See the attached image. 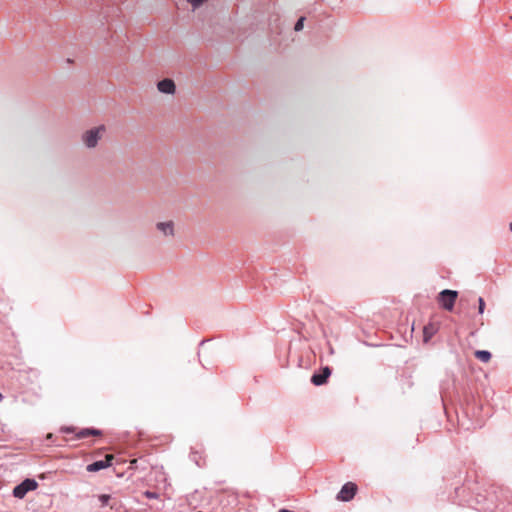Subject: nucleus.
<instances>
[{"mask_svg":"<svg viewBox=\"0 0 512 512\" xmlns=\"http://www.w3.org/2000/svg\"><path fill=\"white\" fill-rule=\"evenodd\" d=\"M106 131L104 125H100L98 127H94L92 129L87 130L82 135V141L88 148H94L97 146L98 141L102 138Z\"/></svg>","mask_w":512,"mask_h":512,"instance_id":"1","label":"nucleus"},{"mask_svg":"<svg viewBox=\"0 0 512 512\" xmlns=\"http://www.w3.org/2000/svg\"><path fill=\"white\" fill-rule=\"evenodd\" d=\"M457 297H458L457 291L445 289L439 293L437 299H438L439 305L443 309L451 311L454 307Z\"/></svg>","mask_w":512,"mask_h":512,"instance_id":"2","label":"nucleus"},{"mask_svg":"<svg viewBox=\"0 0 512 512\" xmlns=\"http://www.w3.org/2000/svg\"><path fill=\"white\" fill-rule=\"evenodd\" d=\"M38 487V483L34 479H25L21 484L13 489V495L22 499L29 491H33Z\"/></svg>","mask_w":512,"mask_h":512,"instance_id":"3","label":"nucleus"},{"mask_svg":"<svg viewBox=\"0 0 512 512\" xmlns=\"http://www.w3.org/2000/svg\"><path fill=\"white\" fill-rule=\"evenodd\" d=\"M358 490V487L353 482H347L344 484L336 496L339 501L347 502L354 498Z\"/></svg>","mask_w":512,"mask_h":512,"instance_id":"4","label":"nucleus"},{"mask_svg":"<svg viewBox=\"0 0 512 512\" xmlns=\"http://www.w3.org/2000/svg\"><path fill=\"white\" fill-rule=\"evenodd\" d=\"M114 459L112 454H107L105 456V460L95 461L87 466V471L89 472H97L99 470L105 469L111 465V461Z\"/></svg>","mask_w":512,"mask_h":512,"instance_id":"5","label":"nucleus"},{"mask_svg":"<svg viewBox=\"0 0 512 512\" xmlns=\"http://www.w3.org/2000/svg\"><path fill=\"white\" fill-rule=\"evenodd\" d=\"M331 375V369L329 367H324L321 371V373H315L311 377V382L315 386L323 385L327 382L329 376Z\"/></svg>","mask_w":512,"mask_h":512,"instance_id":"6","label":"nucleus"},{"mask_svg":"<svg viewBox=\"0 0 512 512\" xmlns=\"http://www.w3.org/2000/svg\"><path fill=\"white\" fill-rule=\"evenodd\" d=\"M157 89L161 93L174 94L176 86L172 79L166 78L157 83Z\"/></svg>","mask_w":512,"mask_h":512,"instance_id":"7","label":"nucleus"},{"mask_svg":"<svg viewBox=\"0 0 512 512\" xmlns=\"http://www.w3.org/2000/svg\"><path fill=\"white\" fill-rule=\"evenodd\" d=\"M156 227L165 236H173L174 235V223L172 221L159 222V223H157Z\"/></svg>","mask_w":512,"mask_h":512,"instance_id":"8","label":"nucleus"},{"mask_svg":"<svg viewBox=\"0 0 512 512\" xmlns=\"http://www.w3.org/2000/svg\"><path fill=\"white\" fill-rule=\"evenodd\" d=\"M102 433L100 430H97V429H92V428H86V429H82L80 430L77 434H76V437L78 439H83V438H87L89 436H100Z\"/></svg>","mask_w":512,"mask_h":512,"instance_id":"9","label":"nucleus"},{"mask_svg":"<svg viewBox=\"0 0 512 512\" xmlns=\"http://www.w3.org/2000/svg\"><path fill=\"white\" fill-rule=\"evenodd\" d=\"M475 357L482 362H489L491 359V353L486 350H477L474 353Z\"/></svg>","mask_w":512,"mask_h":512,"instance_id":"10","label":"nucleus"},{"mask_svg":"<svg viewBox=\"0 0 512 512\" xmlns=\"http://www.w3.org/2000/svg\"><path fill=\"white\" fill-rule=\"evenodd\" d=\"M436 330L433 324L426 325L423 330L424 341L427 342L435 334Z\"/></svg>","mask_w":512,"mask_h":512,"instance_id":"11","label":"nucleus"},{"mask_svg":"<svg viewBox=\"0 0 512 512\" xmlns=\"http://www.w3.org/2000/svg\"><path fill=\"white\" fill-rule=\"evenodd\" d=\"M304 20H305L304 17L299 18V20L296 22L295 27H294L295 31H300L303 29Z\"/></svg>","mask_w":512,"mask_h":512,"instance_id":"12","label":"nucleus"},{"mask_svg":"<svg viewBox=\"0 0 512 512\" xmlns=\"http://www.w3.org/2000/svg\"><path fill=\"white\" fill-rule=\"evenodd\" d=\"M99 500H100L102 506H105L108 504V501L110 500V495L102 494L99 496Z\"/></svg>","mask_w":512,"mask_h":512,"instance_id":"13","label":"nucleus"},{"mask_svg":"<svg viewBox=\"0 0 512 512\" xmlns=\"http://www.w3.org/2000/svg\"><path fill=\"white\" fill-rule=\"evenodd\" d=\"M189 3L191 4V10L194 12L197 9H199L205 2L197 1V2H189Z\"/></svg>","mask_w":512,"mask_h":512,"instance_id":"14","label":"nucleus"},{"mask_svg":"<svg viewBox=\"0 0 512 512\" xmlns=\"http://www.w3.org/2000/svg\"><path fill=\"white\" fill-rule=\"evenodd\" d=\"M478 303H479L478 311L480 314H483L484 308H485V302H484L483 298L480 297L478 299Z\"/></svg>","mask_w":512,"mask_h":512,"instance_id":"15","label":"nucleus"},{"mask_svg":"<svg viewBox=\"0 0 512 512\" xmlns=\"http://www.w3.org/2000/svg\"><path fill=\"white\" fill-rule=\"evenodd\" d=\"M63 431H64L65 433H71V432H74V429H73V428H69V427H68V428L63 429Z\"/></svg>","mask_w":512,"mask_h":512,"instance_id":"16","label":"nucleus"},{"mask_svg":"<svg viewBox=\"0 0 512 512\" xmlns=\"http://www.w3.org/2000/svg\"><path fill=\"white\" fill-rule=\"evenodd\" d=\"M137 463V460L136 459H133L130 461V465L131 467L135 466V464Z\"/></svg>","mask_w":512,"mask_h":512,"instance_id":"17","label":"nucleus"},{"mask_svg":"<svg viewBox=\"0 0 512 512\" xmlns=\"http://www.w3.org/2000/svg\"><path fill=\"white\" fill-rule=\"evenodd\" d=\"M52 438H53V434L48 433L47 436H46V439L47 440H51Z\"/></svg>","mask_w":512,"mask_h":512,"instance_id":"18","label":"nucleus"},{"mask_svg":"<svg viewBox=\"0 0 512 512\" xmlns=\"http://www.w3.org/2000/svg\"><path fill=\"white\" fill-rule=\"evenodd\" d=\"M146 496L149 497V498H152V497H154V494L150 493V492H146Z\"/></svg>","mask_w":512,"mask_h":512,"instance_id":"19","label":"nucleus"},{"mask_svg":"<svg viewBox=\"0 0 512 512\" xmlns=\"http://www.w3.org/2000/svg\"><path fill=\"white\" fill-rule=\"evenodd\" d=\"M278 512H293V511L288 510V509H280Z\"/></svg>","mask_w":512,"mask_h":512,"instance_id":"20","label":"nucleus"},{"mask_svg":"<svg viewBox=\"0 0 512 512\" xmlns=\"http://www.w3.org/2000/svg\"><path fill=\"white\" fill-rule=\"evenodd\" d=\"M2 399H3V396H2V394L0 393V401H1Z\"/></svg>","mask_w":512,"mask_h":512,"instance_id":"21","label":"nucleus"},{"mask_svg":"<svg viewBox=\"0 0 512 512\" xmlns=\"http://www.w3.org/2000/svg\"><path fill=\"white\" fill-rule=\"evenodd\" d=\"M510 230L512 231V222L510 223Z\"/></svg>","mask_w":512,"mask_h":512,"instance_id":"22","label":"nucleus"}]
</instances>
